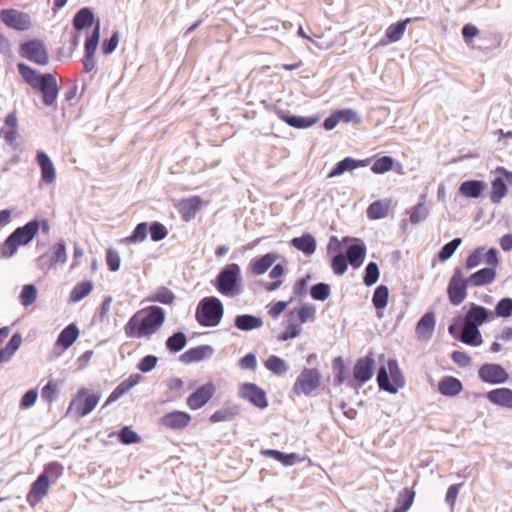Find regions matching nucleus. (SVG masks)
Here are the masks:
<instances>
[{
	"label": "nucleus",
	"instance_id": "obj_1",
	"mask_svg": "<svg viewBox=\"0 0 512 512\" xmlns=\"http://www.w3.org/2000/svg\"><path fill=\"white\" fill-rule=\"evenodd\" d=\"M165 322V311L159 306H148L133 314L124 326L125 335L132 339H150Z\"/></svg>",
	"mask_w": 512,
	"mask_h": 512
},
{
	"label": "nucleus",
	"instance_id": "obj_2",
	"mask_svg": "<svg viewBox=\"0 0 512 512\" xmlns=\"http://www.w3.org/2000/svg\"><path fill=\"white\" fill-rule=\"evenodd\" d=\"M316 318V308L312 304L305 303L299 308L290 310L285 316L286 328L279 335L278 340L288 341L298 337L302 333L301 324L312 322Z\"/></svg>",
	"mask_w": 512,
	"mask_h": 512
},
{
	"label": "nucleus",
	"instance_id": "obj_3",
	"mask_svg": "<svg viewBox=\"0 0 512 512\" xmlns=\"http://www.w3.org/2000/svg\"><path fill=\"white\" fill-rule=\"evenodd\" d=\"M224 307L216 297L203 298L196 309V320L203 327L217 326L223 317Z\"/></svg>",
	"mask_w": 512,
	"mask_h": 512
},
{
	"label": "nucleus",
	"instance_id": "obj_4",
	"mask_svg": "<svg viewBox=\"0 0 512 512\" xmlns=\"http://www.w3.org/2000/svg\"><path fill=\"white\" fill-rule=\"evenodd\" d=\"M241 269L238 264L231 263L225 266L216 278L215 287L217 291L228 297L239 294V281Z\"/></svg>",
	"mask_w": 512,
	"mask_h": 512
},
{
	"label": "nucleus",
	"instance_id": "obj_5",
	"mask_svg": "<svg viewBox=\"0 0 512 512\" xmlns=\"http://www.w3.org/2000/svg\"><path fill=\"white\" fill-rule=\"evenodd\" d=\"M377 382L381 389L389 393H396L399 388L404 387L405 380L396 360L389 359L387 366L380 367Z\"/></svg>",
	"mask_w": 512,
	"mask_h": 512
},
{
	"label": "nucleus",
	"instance_id": "obj_6",
	"mask_svg": "<svg viewBox=\"0 0 512 512\" xmlns=\"http://www.w3.org/2000/svg\"><path fill=\"white\" fill-rule=\"evenodd\" d=\"M100 398L99 393H90L88 389L82 388L70 402L67 414L74 413L78 417H84L94 410Z\"/></svg>",
	"mask_w": 512,
	"mask_h": 512
},
{
	"label": "nucleus",
	"instance_id": "obj_7",
	"mask_svg": "<svg viewBox=\"0 0 512 512\" xmlns=\"http://www.w3.org/2000/svg\"><path fill=\"white\" fill-rule=\"evenodd\" d=\"M321 384V375L317 369L304 368L293 385L292 391L295 395L310 396Z\"/></svg>",
	"mask_w": 512,
	"mask_h": 512
},
{
	"label": "nucleus",
	"instance_id": "obj_8",
	"mask_svg": "<svg viewBox=\"0 0 512 512\" xmlns=\"http://www.w3.org/2000/svg\"><path fill=\"white\" fill-rule=\"evenodd\" d=\"M468 287H470V284H468L467 278L464 277L462 269L456 268L447 287V294L450 303L455 306L463 303L467 297Z\"/></svg>",
	"mask_w": 512,
	"mask_h": 512
},
{
	"label": "nucleus",
	"instance_id": "obj_9",
	"mask_svg": "<svg viewBox=\"0 0 512 512\" xmlns=\"http://www.w3.org/2000/svg\"><path fill=\"white\" fill-rule=\"evenodd\" d=\"M67 260V252L64 243H55L49 250L41 254L37 260V267L42 271H48L57 264H64Z\"/></svg>",
	"mask_w": 512,
	"mask_h": 512
},
{
	"label": "nucleus",
	"instance_id": "obj_10",
	"mask_svg": "<svg viewBox=\"0 0 512 512\" xmlns=\"http://www.w3.org/2000/svg\"><path fill=\"white\" fill-rule=\"evenodd\" d=\"M20 55L38 65L48 63V53L44 44L39 40H31L20 46Z\"/></svg>",
	"mask_w": 512,
	"mask_h": 512
},
{
	"label": "nucleus",
	"instance_id": "obj_11",
	"mask_svg": "<svg viewBox=\"0 0 512 512\" xmlns=\"http://www.w3.org/2000/svg\"><path fill=\"white\" fill-rule=\"evenodd\" d=\"M479 378L488 384L498 385L507 382L509 374L499 364L487 363L482 365L478 370Z\"/></svg>",
	"mask_w": 512,
	"mask_h": 512
},
{
	"label": "nucleus",
	"instance_id": "obj_12",
	"mask_svg": "<svg viewBox=\"0 0 512 512\" xmlns=\"http://www.w3.org/2000/svg\"><path fill=\"white\" fill-rule=\"evenodd\" d=\"M0 19L5 25L16 30H27L31 27L29 15L14 9L2 10Z\"/></svg>",
	"mask_w": 512,
	"mask_h": 512
},
{
	"label": "nucleus",
	"instance_id": "obj_13",
	"mask_svg": "<svg viewBox=\"0 0 512 512\" xmlns=\"http://www.w3.org/2000/svg\"><path fill=\"white\" fill-rule=\"evenodd\" d=\"M239 395L241 398L248 400L251 404L259 409L268 406L265 391L253 383H244L240 386Z\"/></svg>",
	"mask_w": 512,
	"mask_h": 512
},
{
	"label": "nucleus",
	"instance_id": "obj_14",
	"mask_svg": "<svg viewBox=\"0 0 512 512\" xmlns=\"http://www.w3.org/2000/svg\"><path fill=\"white\" fill-rule=\"evenodd\" d=\"M214 393L215 386L213 383L204 384L187 398V405L191 410H198L208 403Z\"/></svg>",
	"mask_w": 512,
	"mask_h": 512
},
{
	"label": "nucleus",
	"instance_id": "obj_15",
	"mask_svg": "<svg viewBox=\"0 0 512 512\" xmlns=\"http://www.w3.org/2000/svg\"><path fill=\"white\" fill-rule=\"evenodd\" d=\"M191 421V416L187 412L172 411L161 417L160 423L164 427L172 430H181L186 428Z\"/></svg>",
	"mask_w": 512,
	"mask_h": 512
},
{
	"label": "nucleus",
	"instance_id": "obj_16",
	"mask_svg": "<svg viewBox=\"0 0 512 512\" xmlns=\"http://www.w3.org/2000/svg\"><path fill=\"white\" fill-rule=\"evenodd\" d=\"M38 90L43 95V103L46 106H51L56 102L58 97V84L53 74H44L43 82L38 87Z\"/></svg>",
	"mask_w": 512,
	"mask_h": 512
},
{
	"label": "nucleus",
	"instance_id": "obj_17",
	"mask_svg": "<svg viewBox=\"0 0 512 512\" xmlns=\"http://www.w3.org/2000/svg\"><path fill=\"white\" fill-rule=\"evenodd\" d=\"M40 229V223L38 220H31L22 227L16 228L12 233L13 236L20 246L29 244Z\"/></svg>",
	"mask_w": 512,
	"mask_h": 512
},
{
	"label": "nucleus",
	"instance_id": "obj_18",
	"mask_svg": "<svg viewBox=\"0 0 512 512\" xmlns=\"http://www.w3.org/2000/svg\"><path fill=\"white\" fill-rule=\"evenodd\" d=\"M48 489V476L39 475L31 485V489L27 495V502L30 504V506H36L42 500V498L46 496Z\"/></svg>",
	"mask_w": 512,
	"mask_h": 512
},
{
	"label": "nucleus",
	"instance_id": "obj_19",
	"mask_svg": "<svg viewBox=\"0 0 512 512\" xmlns=\"http://www.w3.org/2000/svg\"><path fill=\"white\" fill-rule=\"evenodd\" d=\"M486 399L495 406L512 410V389L501 387L488 391Z\"/></svg>",
	"mask_w": 512,
	"mask_h": 512
},
{
	"label": "nucleus",
	"instance_id": "obj_20",
	"mask_svg": "<svg viewBox=\"0 0 512 512\" xmlns=\"http://www.w3.org/2000/svg\"><path fill=\"white\" fill-rule=\"evenodd\" d=\"M36 161L41 170V180L45 184H53L56 181V169L50 157L44 151H38Z\"/></svg>",
	"mask_w": 512,
	"mask_h": 512
},
{
	"label": "nucleus",
	"instance_id": "obj_21",
	"mask_svg": "<svg viewBox=\"0 0 512 512\" xmlns=\"http://www.w3.org/2000/svg\"><path fill=\"white\" fill-rule=\"evenodd\" d=\"M214 353V348L210 345H200L197 347H193L185 351L180 355L179 360L182 363L190 364L194 362H199L204 359L210 358Z\"/></svg>",
	"mask_w": 512,
	"mask_h": 512
},
{
	"label": "nucleus",
	"instance_id": "obj_22",
	"mask_svg": "<svg viewBox=\"0 0 512 512\" xmlns=\"http://www.w3.org/2000/svg\"><path fill=\"white\" fill-rule=\"evenodd\" d=\"M369 162V159L359 160L352 157H346L336 164V166L328 174V178L340 176L345 172L352 171L359 167H366L368 166Z\"/></svg>",
	"mask_w": 512,
	"mask_h": 512
},
{
	"label": "nucleus",
	"instance_id": "obj_23",
	"mask_svg": "<svg viewBox=\"0 0 512 512\" xmlns=\"http://www.w3.org/2000/svg\"><path fill=\"white\" fill-rule=\"evenodd\" d=\"M374 359L371 356L360 358L353 370V375L360 383L367 382L372 377Z\"/></svg>",
	"mask_w": 512,
	"mask_h": 512
},
{
	"label": "nucleus",
	"instance_id": "obj_24",
	"mask_svg": "<svg viewBox=\"0 0 512 512\" xmlns=\"http://www.w3.org/2000/svg\"><path fill=\"white\" fill-rule=\"evenodd\" d=\"M355 244H352L348 247L346 258L349 264L353 268H359L365 259L366 255V246L361 240H356Z\"/></svg>",
	"mask_w": 512,
	"mask_h": 512
},
{
	"label": "nucleus",
	"instance_id": "obj_25",
	"mask_svg": "<svg viewBox=\"0 0 512 512\" xmlns=\"http://www.w3.org/2000/svg\"><path fill=\"white\" fill-rule=\"evenodd\" d=\"M496 278L494 268H483L467 277L470 287H480L492 283Z\"/></svg>",
	"mask_w": 512,
	"mask_h": 512
},
{
	"label": "nucleus",
	"instance_id": "obj_26",
	"mask_svg": "<svg viewBox=\"0 0 512 512\" xmlns=\"http://www.w3.org/2000/svg\"><path fill=\"white\" fill-rule=\"evenodd\" d=\"M462 389L461 381L453 376H445L438 383V391L444 396H457Z\"/></svg>",
	"mask_w": 512,
	"mask_h": 512
},
{
	"label": "nucleus",
	"instance_id": "obj_27",
	"mask_svg": "<svg viewBox=\"0 0 512 512\" xmlns=\"http://www.w3.org/2000/svg\"><path fill=\"white\" fill-rule=\"evenodd\" d=\"M290 244L301 251L305 256H311L316 251V240L310 233H305L300 237H295Z\"/></svg>",
	"mask_w": 512,
	"mask_h": 512
},
{
	"label": "nucleus",
	"instance_id": "obj_28",
	"mask_svg": "<svg viewBox=\"0 0 512 512\" xmlns=\"http://www.w3.org/2000/svg\"><path fill=\"white\" fill-rule=\"evenodd\" d=\"M435 315L432 312L424 314L417 323L416 334L420 339H429L435 328Z\"/></svg>",
	"mask_w": 512,
	"mask_h": 512
},
{
	"label": "nucleus",
	"instance_id": "obj_29",
	"mask_svg": "<svg viewBox=\"0 0 512 512\" xmlns=\"http://www.w3.org/2000/svg\"><path fill=\"white\" fill-rule=\"evenodd\" d=\"M276 114L285 123L298 129L309 128L317 122L316 118L288 115L283 110H277Z\"/></svg>",
	"mask_w": 512,
	"mask_h": 512
},
{
	"label": "nucleus",
	"instance_id": "obj_30",
	"mask_svg": "<svg viewBox=\"0 0 512 512\" xmlns=\"http://www.w3.org/2000/svg\"><path fill=\"white\" fill-rule=\"evenodd\" d=\"M234 325L241 331H251L263 326L262 318L250 314L238 315L234 319Z\"/></svg>",
	"mask_w": 512,
	"mask_h": 512
},
{
	"label": "nucleus",
	"instance_id": "obj_31",
	"mask_svg": "<svg viewBox=\"0 0 512 512\" xmlns=\"http://www.w3.org/2000/svg\"><path fill=\"white\" fill-rule=\"evenodd\" d=\"M261 454L266 457H271L277 461H279L284 466H293L296 463L301 462V458L296 453H283L274 449H266L262 450Z\"/></svg>",
	"mask_w": 512,
	"mask_h": 512
},
{
	"label": "nucleus",
	"instance_id": "obj_32",
	"mask_svg": "<svg viewBox=\"0 0 512 512\" xmlns=\"http://www.w3.org/2000/svg\"><path fill=\"white\" fill-rule=\"evenodd\" d=\"M202 200L199 196H192L180 202L179 211L185 220H190L200 209Z\"/></svg>",
	"mask_w": 512,
	"mask_h": 512
},
{
	"label": "nucleus",
	"instance_id": "obj_33",
	"mask_svg": "<svg viewBox=\"0 0 512 512\" xmlns=\"http://www.w3.org/2000/svg\"><path fill=\"white\" fill-rule=\"evenodd\" d=\"M486 188V184L479 180H469L461 183L459 192L467 198H478Z\"/></svg>",
	"mask_w": 512,
	"mask_h": 512
},
{
	"label": "nucleus",
	"instance_id": "obj_34",
	"mask_svg": "<svg viewBox=\"0 0 512 512\" xmlns=\"http://www.w3.org/2000/svg\"><path fill=\"white\" fill-rule=\"evenodd\" d=\"M18 71L23 79L34 89H38V87L43 82L44 74H39L36 70L32 69L28 65L24 63H19L17 65Z\"/></svg>",
	"mask_w": 512,
	"mask_h": 512
},
{
	"label": "nucleus",
	"instance_id": "obj_35",
	"mask_svg": "<svg viewBox=\"0 0 512 512\" xmlns=\"http://www.w3.org/2000/svg\"><path fill=\"white\" fill-rule=\"evenodd\" d=\"M487 318L488 310L483 306L473 304L465 316L464 323L478 327V325L483 324Z\"/></svg>",
	"mask_w": 512,
	"mask_h": 512
},
{
	"label": "nucleus",
	"instance_id": "obj_36",
	"mask_svg": "<svg viewBox=\"0 0 512 512\" xmlns=\"http://www.w3.org/2000/svg\"><path fill=\"white\" fill-rule=\"evenodd\" d=\"M460 340L471 346H479L482 343V338L478 327L464 323Z\"/></svg>",
	"mask_w": 512,
	"mask_h": 512
},
{
	"label": "nucleus",
	"instance_id": "obj_37",
	"mask_svg": "<svg viewBox=\"0 0 512 512\" xmlns=\"http://www.w3.org/2000/svg\"><path fill=\"white\" fill-rule=\"evenodd\" d=\"M278 255L275 253H267L260 259L251 263V271L254 275L264 274L277 260Z\"/></svg>",
	"mask_w": 512,
	"mask_h": 512
},
{
	"label": "nucleus",
	"instance_id": "obj_38",
	"mask_svg": "<svg viewBox=\"0 0 512 512\" xmlns=\"http://www.w3.org/2000/svg\"><path fill=\"white\" fill-rule=\"evenodd\" d=\"M78 335V328L74 324H70L60 332L56 344L67 349L76 341Z\"/></svg>",
	"mask_w": 512,
	"mask_h": 512
},
{
	"label": "nucleus",
	"instance_id": "obj_39",
	"mask_svg": "<svg viewBox=\"0 0 512 512\" xmlns=\"http://www.w3.org/2000/svg\"><path fill=\"white\" fill-rule=\"evenodd\" d=\"M22 343V337L20 334H14L7 345L0 350V364L8 362L15 352L19 349Z\"/></svg>",
	"mask_w": 512,
	"mask_h": 512
},
{
	"label": "nucleus",
	"instance_id": "obj_40",
	"mask_svg": "<svg viewBox=\"0 0 512 512\" xmlns=\"http://www.w3.org/2000/svg\"><path fill=\"white\" fill-rule=\"evenodd\" d=\"M411 22L410 18H407L405 20L399 21L397 23L391 24L386 29V37L389 40V42H397L399 41L407 28V25Z\"/></svg>",
	"mask_w": 512,
	"mask_h": 512
},
{
	"label": "nucleus",
	"instance_id": "obj_41",
	"mask_svg": "<svg viewBox=\"0 0 512 512\" xmlns=\"http://www.w3.org/2000/svg\"><path fill=\"white\" fill-rule=\"evenodd\" d=\"M264 366L267 370L278 376L284 375L289 369L287 363L276 355L269 356L264 362Z\"/></svg>",
	"mask_w": 512,
	"mask_h": 512
},
{
	"label": "nucleus",
	"instance_id": "obj_42",
	"mask_svg": "<svg viewBox=\"0 0 512 512\" xmlns=\"http://www.w3.org/2000/svg\"><path fill=\"white\" fill-rule=\"evenodd\" d=\"M94 22V15L89 8L80 9L74 16L73 25L76 30L90 27Z\"/></svg>",
	"mask_w": 512,
	"mask_h": 512
},
{
	"label": "nucleus",
	"instance_id": "obj_43",
	"mask_svg": "<svg viewBox=\"0 0 512 512\" xmlns=\"http://www.w3.org/2000/svg\"><path fill=\"white\" fill-rule=\"evenodd\" d=\"M93 289V284L90 281H83L74 286L69 295V301L76 303L88 296Z\"/></svg>",
	"mask_w": 512,
	"mask_h": 512
},
{
	"label": "nucleus",
	"instance_id": "obj_44",
	"mask_svg": "<svg viewBox=\"0 0 512 512\" xmlns=\"http://www.w3.org/2000/svg\"><path fill=\"white\" fill-rule=\"evenodd\" d=\"M415 493L407 488L403 489L397 498L394 512H407L414 501Z\"/></svg>",
	"mask_w": 512,
	"mask_h": 512
},
{
	"label": "nucleus",
	"instance_id": "obj_45",
	"mask_svg": "<svg viewBox=\"0 0 512 512\" xmlns=\"http://www.w3.org/2000/svg\"><path fill=\"white\" fill-rule=\"evenodd\" d=\"M239 414L237 406L225 407L215 411L209 418L212 423L231 421Z\"/></svg>",
	"mask_w": 512,
	"mask_h": 512
},
{
	"label": "nucleus",
	"instance_id": "obj_46",
	"mask_svg": "<svg viewBox=\"0 0 512 512\" xmlns=\"http://www.w3.org/2000/svg\"><path fill=\"white\" fill-rule=\"evenodd\" d=\"M389 203L385 201H375L367 208V216L369 219L376 220L387 216Z\"/></svg>",
	"mask_w": 512,
	"mask_h": 512
},
{
	"label": "nucleus",
	"instance_id": "obj_47",
	"mask_svg": "<svg viewBox=\"0 0 512 512\" xmlns=\"http://www.w3.org/2000/svg\"><path fill=\"white\" fill-rule=\"evenodd\" d=\"M187 344V337L183 332H176L166 340V348L171 353L181 351Z\"/></svg>",
	"mask_w": 512,
	"mask_h": 512
},
{
	"label": "nucleus",
	"instance_id": "obj_48",
	"mask_svg": "<svg viewBox=\"0 0 512 512\" xmlns=\"http://www.w3.org/2000/svg\"><path fill=\"white\" fill-rule=\"evenodd\" d=\"M174 298L175 296L170 289L166 287H160L153 294L148 296L146 298V301L159 302L162 304H171L174 301Z\"/></svg>",
	"mask_w": 512,
	"mask_h": 512
},
{
	"label": "nucleus",
	"instance_id": "obj_49",
	"mask_svg": "<svg viewBox=\"0 0 512 512\" xmlns=\"http://www.w3.org/2000/svg\"><path fill=\"white\" fill-rule=\"evenodd\" d=\"M507 193V186L500 177L492 181L490 199L493 203H499Z\"/></svg>",
	"mask_w": 512,
	"mask_h": 512
},
{
	"label": "nucleus",
	"instance_id": "obj_50",
	"mask_svg": "<svg viewBox=\"0 0 512 512\" xmlns=\"http://www.w3.org/2000/svg\"><path fill=\"white\" fill-rule=\"evenodd\" d=\"M389 297V290L385 285L378 286L373 294L372 303L377 310L383 309L387 306Z\"/></svg>",
	"mask_w": 512,
	"mask_h": 512
},
{
	"label": "nucleus",
	"instance_id": "obj_51",
	"mask_svg": "<svg viewBox=\"0 0 512 512\" xmlns=\"http://www.w3.org/2000/svg\"><path fill=\"white\" fill-rule=\"evenodd\" d=\"M149 232V226L148 223L142 222L139 223L135 229L133 230L132 234L124 239L126 243H140L143 242L148 235Z\"/></svg>",
	"mask_w": 512,
	"mask_h": 512
},
{
	"label": "nucleus",
	"instance_id": "obj_52",
	"mask_svg": "<svg viewBox=\"0 0 512 512\" xmlns=\"http://www.w3.org/2000/svg\"><path fill=\"white\" fill-rule=\"evenodd\" d=\"M100 38V22L98 21L92 34L86 39L85 42V55H94L97 49Z\"/></svg>",
	"mask_w": 512,
	"mask_h": 512
},
{
	"label": "nucleus",
	"instance_id": "obj_53",
	"mask_svg": "<svg viewBox=\"0 0 512 512\" xmlns=\"http://www.w3.org/2000/svg\"><path fill=\"white\" fill-rule=\"evenodd\" d=\"M408 213L410 214V222L412 224H418L427 218L428 208L423 202H420L412 207Z\"/></svg>",
	"mask_w": 512,
	"mask_h": 512
},
{
	"label": "nucleus",
	"instance_id": "obj_54",
	"mask_svg": "<svg viewBox=\"0 0 512 512\" xmlns=\"http://www.w3.org/2000/svg\"><path fill=\"white\" fill-rule=\"evenodd\" d=\"M134 385H135V381H131V380L121 382L109 395L105 405H108V404L118 400L120 397H122L124 394H126Z\"/></svg>",
	"mask_w": 512,
	"mask_h": 512
},
{
	"label": "nucleus",
	"instance_id": "obj_55",
	"mask_svg": "<svg viewBox=\"0 0 512 512\" xmlns=\"http://www.w3.org/2000/svg\"><path fill=\"white\" fill-rule=\"evenodd\" d=\"M19 246L20 245L17 244L15 238L10 234L0 246V254L3 258H11L16 254Z\"/></svg>",
	"mask_w": 512,
	"mask_h": 512
},
{
	"label": "nucleus",
	"instance_id": "obj_56",
	"mask_svg": "<svg viewBox=\"0 0 512 512\" xmlns=\"http://www.w3.org/2000/svg\"><path fill=\"white\" fill-rule=\"evenodd\" d=\"M394 160L389 156H383L378 158L373 163L371 170L375 174H383L390 171L393 168Z\"/></svg>",
	"mask_w": 512,
	"mask_h": 512
},
{
	"label": "nucleus",
	"instance_id": "obj_57",
	"mask_svg": "<svg viewBox=\"0 0 512 512\" xmlns=\"http://www.w3.org/2000/svg\"><path fill=\"white\" fill-rule=\"evenodd\" d=\"M379 275H380V272H379L377 263H375V262L368 263L365 268V275L363 278L364 284L366 286L374 285L378 281Z\"/></svg>",
	"mask_w": 512,
	"mask_h": 512
},
{
	"label": "nucleus",
	"instance_id": "obj_58",
	"mask_svg": "<svg viewBox=\"0 0 512 512\" xmlns=\"http://www.w3.org/2000/svg\"><path fill=\"white\" fill-rule=\"evenodd\" d=\"M37 298V289L34 285H25L20 294L21 304L25 307L33 304Z\"/></svg>",
	"mask_w": 512,
	"mask_h": 512
},
{
	"label": "nucleus",
	"instance_id": "obj_59",
	"mask_svg": "<svg viewBox=\"0 0 512 512\" xmlns=\"http://www.w3.org/2000/svg\"><path fill=\"white\" fill-rule=\"evenodd\" d=\"M310 295L314 300L324 301L330 296V286L326 283H318L311 287Z\"/></svg>",
	"mask_w": 512,
	"mask_h": 512
},
{
	"label": "nucleus",
	"instance_id": "obj_60",
	"mask_svg": "<svg viewBox=\"0 0 512 512\" xmlns=\"http://www.w3.org/2000/svg\"><path fill=\"white\" fill-rule=\"evenodd\" d=\"M461 242L462 241L460 238H455L452 241H450L449 243L445 244L439 251V254H438L439 259L441 261L448 260L454 254L456 249L460 246Z\"/></svg>",
	"mask_w": 512,
	"mask_h": 512
},
{
	"label": "nucleus",
	"instance_id": "obj_61",
	"mask_svg": "<svg viewBox=\"0 0 512 512\" xmlns=\"http://www.w3.org/2000/svg\"><path fill=\"white\" fill-rule=\"evenodd\" d=\"M348 260L342 253L337 254L331 261V268L336 275H343L347 270Z\"/></svg>",
	"mask_w": 512,
	"mask_h": 512
},
{
	"label": "nucleus",
	"instance_id": "obj_62",
	"mask_svg": "<svg viewBox=\"0 0 512 512\" xmlns=\"http://www.w3.org/2000/svg\"><path fill=\"white\" fill-rule=\"evenodd\" d=\"M149 232L151 235V239L154 242L161 241L164 238H166V236L168 235V231H167L166 227L159 222H153L149 226Z\"/></svg>",
	"mask_w": 512,
	"mask_h": 512
},
{
	"label": "nucleus",
	"instance_id": "obj_63",
	"mask_svg": "<svg viewBox=\"0 0 512 512\" xmlns=\"http://www.w3.org/2000/svg\"><path fill=\"white\" fill-rule=\"evenodd\" d=\"M58 395V386L55 382L49 381L41 391V397L48 403H52L56 400Z\"/></svg>",
	"mask_w": 512,
	"mask_h": 512
},
{
	"label": "nucleus",
	"instance_id": "obj_64",
	"mask_svg": "<svg viewBox=\"0 0 512 512\" xmlns=\"http://www.w3.org/2000/svg\"><path fill=\"white\" fill-rule=\"evenodd\" d=\"M495 312L499 317H509L512 315V299L511 298H503L501 299L496 307Z\"/></svg>",
	"mask_w": 512,
	"mask_h": 512
}]
</instances>
